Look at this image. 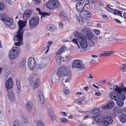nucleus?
I'll return each mask as SVG.
<instances>
[{"instance_id":"1","label":"nucleus","mask_w":126,"mask_h":126,"mask_svg":"<svg viewBox=\"0 0 126 126\" xmlns=\"http://www.w3.org/2000/svg\"><path fill=\"white\" fill-rule=\"evenodd\" d=\"M81 35L77 39H74L72 41L77 44L79 47V46L78 44V42L79 43L80 46L82 48H86L88 46L87 41L83 34H81Z\"/></svg>"},{"instance_id":"2","label":"nucleus","mask_w":126,"mask_h":126,"mask_svg":"<svg viewBox=\"0 0 126 126\" xmlns=\"http://www.w3.org/2000/svg\"><path fill=\"white\" fill-rule=\"evenodd\" d=\"M23 32L18 31L17 34L14 37L15 45L16 46H20L23 44Z\"/></svg>"},{"instance_id":"3","label":"nucleus","mask_w":126,"mask_h":126,"mask_svg":"<svg viewBox=\"0 0 126 126\" xmlns=\"http://www.w3.org/2000/svg\"><path fill=\"white\" fill-rule=\"evenodd\" d=\"M20 49L19 47H17L12 48L9 51V57L11 59H15L20 54Z\"/></svg>"},{"instance_id":"4","label":"nucleus","mask_w":126,"mask_h":126,"mask_svg":"<svg viewBox=\"0 0 126 126\" xmlns=\"http://www.w3.org/2000/svg\"><path fill=\"white\" fill-rule=\"evenodd\" d=\"M0 19L3 21L6 25L8 26H11L13 23V20L7 16L5 14L1 15Z\"/></svg>"},{"instance_id":"5","label":"nucleus","mask_w":126,"mask_h":126,"mask_svg":"<svg viewBox=\"0 0 126 126\" xmlns=\"http://www.w3.org/2000/svg\"><path fill=\"white\" fill-rule=\"evenodd\" d=\"M72 67L73 68H78L82 70L85 68L84 65L81 60L76 59L73 61L72 64Z\"/></svg>"},{"instance_id":"6","label":"nucleus","mask_w":126,"mask_h":126,"mask_svg":"<svg viewBox=\"0 0 126 126\" xmlns=\"http://www.w3.org/2000/svg\"><path fill=\"white\" fill-rule=\"evenodd\" d=\"M39 20L37 17L34 16L31 18L29 21V25L31 28H35L38 24Z\"/></svg>"},{"instance_id":"7","label":"nucleus","mask_w":126,"mask_h":126,"mask_svg":"<svg viewBox=\"0 0 126 126\" xmlns=\"http://www.w3.org/2000/svg\"><path fill=\"white\" fill-rule=\"evenodd\" d=\"M68 73L66 68L64 67H60L58 69L57 75L58 78L60 79L62 77L65 76Z\"/></svg>"},{"instance_id":"8","label":"nucleus","mask_w":126,"mask_h":126,"mask_svg":"<svg viewBox=\"0 0 126 126\" xmlns=\"http://www.w3.org/2000/svg\"><path fill=\"white\" fill-rule=\"evenodd\" d=\"M118 93L117 91H115L111 92L110 94V98L114 100H117L119 99H122L123 100H125L126 98L125 95L124 94L122 95L123 97L122 98L120 95V97H119L118 95Z\"/></svg>"},{"instance_id":"9","label":"nucleus","mask_w":126,"mask_h":126,"mask_svg":"<svg viewBox=\"0 0 126 126\" xmlns=\"http://www.w3.org/2000/svg\"><path fill=\"white\" fill-rule=\"evenodd\" d=\"M113 121V118L109 115L104 116L103 118V124L104 126H108L111 124Z\"/></svg>"},{"instance_id":"10","label":"nucleus","mask_w":126,"mask_h":126,"mask_svg":"<svg viewBox=\"0 0 126 126\" xmlns=\"http://www.w3.org/2000/svg\"><path fill=\"white\" fill-rule=\"evenodd\" d=\"M35 64V60L33 58H31L29 59L28 60V65L30 70L32 71L35 70L36 69Z\"/></svg>"},{"instance_id":"11","label":"nucleus","mask_w":126,"mask_h":126,"mask_svg":"<svg viewBox=\"0 0 126 126\" xmlns=\"http://www.w3.org/2000/svg\"><path fill=\"white\" fill-rule=\"evenodd\" d=\"M43 57L42 56L41 57L44 60L39 64V67L40 68H43L45 67L47 65V62L50 60L49 58L47 57H45V59H44Z\"/></svg>"},{"instance_id":"12","label":"nucleus","mask_w":126,"mask_h":126,"mask_svg":"<svg viewBox=\"0 0 126 126\" xmlns=\"http://www.w3.org/2000/svg\"><path fill=\"white\" fill-rule=\"evenodd\" d=\"M80 16L82 18L87 19L89 18L91 16V13L85 10L81 13H80Z\"/></svg>"},{"instance_id":"13","label":"nucleus","mask_w":126,"mask_h":126,"mask_svg":"<svg viewBox=\"0 0 126 126\" xmlns=\"http://www.w3.org/2000/svg\"><path fill=\"white\" fill-rule=\"evenodd\" d=\"M38 98L39 102L41 104H44L45 102V99L42 91H40L38 92Z\"/></svg>"},{"instance_id":"14","label":"nucleus","mask_w":126,"mask_h":126,"mask_svg":"<svg viewBox=\"0 0 126 126\" xmlns=\"http://www.w3.org/2000/svg\"><path fill=\"white\" fill-rule=\"evenodd\" d=\"M27 21V20L24 21L20 20L18 21V23L19 26L18 31H19L20 32H23L22 29L23 27L26 26Z\"/></svg>"},{"instance_id":"15","label":"nucleus","mask_w":126,"mask_h":126,"mask_svg":"<svg viewBox=\"0 0 126 126\" xmlns=\"http://www.w3.org/2000/svg\"><path fill=\"white\" fill-rule=\"evenodd\" d=\"M104 115H98L95 116H92L94 120L96 122L98 123H100L102 122L103 123V118H104Z\"/></svg>"},{"instance_id":"16","label":"nucleus","mask_w":126,"mask_h":126,"mask_svg":"<svg viewBox=\"0 0 126 126\" xmlns=\"http://www.w3.org/2000/svg\"><path fill=\"white\" fill-rule=\"evenodd\" d=\"M13 86L12 80L11 78H10L6 81L5 86L7 90L11 89L13 87Z\"/></svg>"},{"instance_id":"17","label":"nucleus","mask_w":126,"mask_h":126,"mask_svg":"<svg viewBox=\"0 0 126 126\" xmlns=\"http://www.w3.org/2000/svg\"><path fill=\"white\" fill-rule=\"evenodd\" d=\"M32 12L29 10H27L25 11L23 14V17L25 20L27 19L32 15Z\"/></svg>"},{"instance_id":"18","label":"nucleus","mask_w":126,"mask_h":126,"mask_svg":"<svg viewBox=\"0 0 126 126\" xmlns=\"http://www.w3.org/2000/svg\"><path fill=\"white\" fill-rule=\"evenodd\" d=\"M54 0H49L48 1L46 4V7L49 9H54Z\"/></svg>"},{"instance_id":"19","label":"nucleus","mask_w":126,"mask_h":126,"mask_svg":"<svg viewBox=\"0 0 126 126\" xmlns=\"http://www.w3.org/2000/svg\"><path fill=\"white\" fill-rule=\"evenodd\" d=\"M83 6L78 2L76 5V9L79 12H80V13H81L83 11H84L85 10L84 9V6Z\"/></svg>"},{"instance_id":"20","label":"nucleus","mask_w":126,"mask_h":126,"mask_svg":"<svg viewBox=\"0 0 126 126\" xmlns=\"http://www.w3.org/2000/svg\"><path fill=\"white\" fill-rule=\"evenodd\" d=\"M114 53V52L113 51H106L100 54L99 57H105L108 56Z\"/></svg>"},{"instance_id":"21","label":"nucleus","mask_w":126,"mask_h":126,"mask_svg":"<svg viewBox=\"0 0 126 126\" xmlns=\"http://www.w3.org/2000/svg\"><path fill=\"white\" fill-rule=\"evenodd\" d=\"M7 95L8 99L10 101H12L14 98V94L13 93L12 90H10L8 92Z\"/></svg>"},{"instance_id":"22","label":"nucleus","mask_w":126,"mask_h":126,"mask_svg":"<svg viewBox=\"0 0 126 126\" xmlns=\"http://www.w3.org/2000/svg\"><path fill=\"white\" fill-rule=\"evenodd\" d=\"M117 85H114L111 84L110 86V88L111 89H113L115 91H117L118 93H120L121 92L120 90V87H117Z\"/></svg>"},{"instance_id":"23","label":"nucleus","mask_w":126,"mask_h":126,"mask_svg":"<svg viewBox=\"0 0 126 126\" xmlns=\"http://www.w3.org/2000/svg\"><path fill=\"white\" fill-rule=\"evenodd\" d=\"M63 59V57L60 55H56L55 59L57 63L58 64H60Z\"/></svg>"},{"instance_id":"24","label":"nucleus","mask_w":126,"mask_h":126,"mask_svg":"<svg viewBox=\"0 0 126 126\" xmlns=\"http://www.w3.org/2000/svg\"><path fill=\"white\" fill-rule=\"evenodd\" d=\"M32 106L33 103L32 102L30 101L28 102L26 105V107L27 110L29 112H31Z\"/></svg>"},{"instance_id":"25","label":"nucleus","mask_w":126,"mask_h":126,"mask_svg":"<svg viewBox=\"0 0 126 126\" xmlns=\"http://www.w3.org/2000/svg\"><path fill=\"white\" fill-rule=\"evenodd\" d=\"M113 116L115 117L118 113L120 112V110L118 107H116L113 108Z\"/></svg>"},{"instance_id":"26","label":"nucleus","mask_w":126,"mask_h":126,"mask_svg":"<svg viewBox=\"0 0 126 126\" xmlns=\"http://www.w3.org/2000/svg\"><path fill=\"white\" fill-rule=\"evenodd\" d=\"M36 9L38 11L40 15H41V18H42V17H45L46 16H49L50 15V14L49 13L41 11L40 8H37Z\"/></svg>"},{"instance_id":"27","label":"nucleus","mask_w":126,"mask_h":126,"mask_svg":"<svg viewBox=\"0 0 126 126\" xmlns=\"http://www.w3.org/2000/svg\"><path fill=\"white\" fill-rule=\"evenodd\" d=\"M47 28L48 31L51 32H53L55 30V26L51 24L47 25Z\"/></svg>"},{"instance_id":"28","label":"nucleus","mask_w":126,"mask_h":126,"mask_svg":"<svg viewBox=\"0 0 126 126\" xmlns=\"http://www.w3.org/2000/svg\"><path fill=\"white\" fill-rule=\"evenodd\" d=\"M119 118L120 122L124 123L126 122V116L123 115L119 116Z\"/></svg>"},{"instance_id":"29","label":"nucleus","mask_w":126,"mask_h":126,"mask_svg":"<svg viewBox=\"0 0 126 126\" xmlns=\"http://www.w3.org/2000/svg\"><path fill=\"white\" fill-rule=\"evenodd\" d=\"M86 35L87 38L89 40H91L94 37L91 31L87 34Z\"/></svg>"},{"instance_id":"30","label":"nucleus","mask_w":126,"mask_h":126,"mask_svg":"<svg viewBox=\"0 0 126 126\" xmlns=\"http://www.w3.org/2000/svg\"><path fill=\"white\" fill-rule=\"evenodd\" d=\"M26 63V61L24 59H23L20 63L19 67L20 68H24L25 66V64Z\"/></svg>"},{"instance_id":"31","label":"nucleus","mask_w":126,"mask_h":126,"mask_svg":"<svg viewBox=\"0 0 126 126\" xmlns=\"http://www.w3.org/2000/svg\"><path fill=\"white\" fill-rule=\"evenodd\" d=\"M120 90L121 91V92L119 93V95H121L122 91L124 92L126 94V87H125L123 85V83H122L121 84Z\"/></svg>"},{"instance_id":"32","label":"nucleus","mask_w":126,"mask_h":126,"mask_svg":"<svg viewBox=\"0 0 126 126\" xmlns=\"http://www.w3.org/2000/svg\"><path fill=\"white\" fill-rule=\"evenodd\" d=\"M114 105V102L112 101H110L108 102V104L106 107H107V109H110L112 108Z\"/></svg>"},{"instance_id":"33","label":"nucleus","mask_w":126,"mask_h":126,"mask_svg":"<svg viewBox=\"0 0 126 126\" xmlns=\"http://www.w3.org/2000/svg\"><path fill=\"white\" fill-rule=\"evenodd\" d=\"M113 12L114 15H118L121 17H122V12L121 11L117 9H114Z\"/></svg>"},{"instance_id":"34","label":"nucleus","mask_w":126,"mask_h":126,"mask_svg":"<svg viewBox=\"0 0 126 126\" xmlns=\"http://www.w3.org/2000/svg\"><path fill=\"white\" fill-rule=\"evenodd\" d=\"M54 9L58 8L60 5L59 2L57 0H54Z\"/></svg>"},{"instance_id":"35","label":"nucleus","mask_w":126,"mask_h":126,"mask_svg":"<svg viewBox=\"0 0 126 126\" xmlns=\"http://www.w3.org/2000/svg\"><path fill=\"white\" fill-rule=\"evenodd\" d=\"M90 30L89 27H85L82 29V31L83 33L87 34L90 31Z\"/></svg>"},{"instance_id":"36","label":"nucleus","mask_w":126,"mask_h":126,"mask_svg":"<svg viewBox=\"0 0 126 126\" xmlns=\"http://www.w3.org/2000/svg\"><path fill=\"white\" fill-rule=\"evenodd\" d=\"M40 81L39 79H37L36 80L33 86V88L35 89L38 85L39 83H40Z\"/></svg>"},{"instance_id":"37","label":"nucleus","mask_w":126,"mask_h":126,"mask_svg":"<svg viewBox=\"0 0 126 126\" xmlns=\"http://www.w3.org/2000/svg\"><path fill=\"white\" fill-rule=\"evenodd\" d=\"M120 69L122 72L125 71L126 70V64H123L121 65Z\"/></svg>"},{"instance_id":"38","label":"nucleus","mask_w":126,"mask_h":126,"mask_svg":"<svg viewBox=\"0 0 126 126\" xmlns=\"http://www.w3.org/2000/svg\"><path fill=\"white\" fill-rule=\"evenodd\" d=\"M49 116L50 118V120L52 122H53L56 120V117L54 114Z\"/></svg>"},{"instance_id":"39","label":"nucleus","mask_w":126,"mask_h":126,"mask_svg":"<svg viewBox=\"0 0 126 126\" xmlns=\"http://www.w3.org/2000/svg\"><path fill=\"white\" fill-rule=\"evenodd\" d=\"M100 111L99 109L98 108H96L92 110L91 111V113L93 114H96L99 113Z\"/></svg>"},{"instance_id":"40","label":"nucleus","mask_w":126,"mask_h":126,"mask_svg":"<svg viewBox=\"0 0 126 126\" xmlns=\"http://www.w3.org/2000/svg\"><path fill=\"white\" fill-rule=\"evenodd\" d=\"M116 104L118 106L122 107L124 105V102L122 100H119L117 101Z\"/></svg>"},{"instance_id":"41","label":"nucleus","mask_w":126,"mask_h":126,"mask_svg":"<svg viewBox=\"0 0 126 126\" xmlns=\"http://www.w3.org/2000/svg\"><path fill=\"white\" fill-rule=\"evenodd\" d=\"M105 8L108 11L112 13L114 11V9L110 8L108 5H107Z\"/></svg>"},{"instance_id":"42","label":"nucleus","mask_w":126,"mask_h":126,"mask_svg":"<svg viewBox=\"0 0 126 126\" xmlns=\"http://www.w3.org/2000/svg\"><path fill=\"white\" fill-rule=\"evenodd\" d=\"M16 84L18 90L19 91H20V86L19 80V79H17L16 80Z\"/></svg>"},{"instance_id":"43","label":"nucleus","mask_w":126,"mask_h":126,"mask_svg":"<svg viewBox=\"0 0 126 126\" xmlns=\"http://www.w3.org/2000/svg\"><path fill=\"white\" fill-rule=\"evenodd\" d=\"M84 100V98L82 97L77 99V103L78 104H80Z\"/></svg>"},{"instance_id":"44","label":"nucleus","mask_w":126,"mask_h":126,"mask_svg":"<svg viewBox=\"0 0 126 126\" xmlns=\"http://www.w3.org/2000/svg\"><path fill=\"white\" fill-rule=\"evenodd\" d=\"M88 44L90 47H93L94 46L95 43L94 41L91 40L89 41Z\"/></svg>"},{"instance_id":"45","label":"nucleus","mask_w":126,"mask_h":126,"mask_svg":"<svg viewBox=\"0 0 126 126\" xmlns=\"http://www.w3.org/2000/svg\"><path fill=\"white\" fill-rule=\"evenodd\" d=\"M74 33L75 36L76 37H78V38L79 37L81 36V34H82L79 33L77 31L74 32Z\"/></svg>"},{"instance_id":"46","label":"nucleus","mask_w":126,"mask_h":126,"mask_svg":"<svg viewBox=\"0 0 126 126\" xmlns=\"http://www.w3.org/2000/svg\"><path fill=\"white\" fill-rule=\"evenodd\" d=\"M5 8V6L4 3H0V10H3Z\"/></svg>"},{"instance_id":"47","label":"nucleus","mask_w":126,"mask_h":126,"mask_svg":"<svg viewBox=\"0 0 126 126\" xmlns=\"http://www.w3.org/2000/svg\"><path fill=\"white\" fill-rule=\"evenodd\" d=\"M36 126H45L44 123L40 121H37Z\"/></svg>"},{"instance_id":"48","label":"nucleus","mask_w":126,"mask_h":126,"mask_svg":"<svg viewBox=\"0 0 126 126\" xmlns=\"http://www.w3.org/2000/svg\"><path fill=\"white\" fill-rule=\"evenodd\" d=\"M105 40L104 36H99V40L100 42H104Z\"/></svg>"},{"instance_id":"49","label":"nucleus","mask_w":126,"mask_h":126,"mask_svg":"<svg viewBox=\"0 0 126 126\" xmlns=\"http://www.w3.org/2000/svg\"><path fill=\"white\" fill-rule=\"evenodd\" d=\"M121 113L122 115H126V108H123L121 110Z\"/></svg>"},{"instance_id":"50","label":"nucleus","mask_w":126,"mask_h":126,"mask_svg":"<svg viewBox=\"0 0 126 126\" xmlns=\"http://www.w3.org/2000/svg\"><path fill=\"white\" fill-rule=\"evenodd\" d=\"M78 3H79L82 5H83V6H84V7L86 5L85 3V0H81V1H79Z\"/></svg>"},{"instance_id":"51","label":"nucleus","mask_w":126,"mask_h":126,"mask_svg":"<svg viewBox=\"0 0 126 126\" xmlns=\"http://www.w3.org/2000/svg\"><path fill=\"white\" fill-rule=\"evenodd\" d=\"M71 74L70 73H69L67 75V78L65 80V82H68L69 81V80L71 78Z\"/></svg>"},{"instance_id":"52","label":"nucleus","mask_w":126,"mask_h":126,"mask_svg":"<svg viewBox=\"0 0 126 126\" xmlns=\"http://www.w3.org/2000/svg\"><path fill=\"white\" fill-rule=\"evenodd\" d=\"M33 1H34L35 4L36 5H39L40 3V0H33Z\"/></svg>"},{"instance_id":"53","label":"nucleus","mask_w":126,"mask_h":126,"mask_svg":"<svg viewBox=\"0 0 126 126\" xmlns=\"http://www.w3.org/2000/svg\"><path fill=\"white\" fill-rule=\"evenodd\" d=\"M60 120L61 122L64 123H65L68 121L66 119L63 118H61Z\"/></svg>"},{"instance_id":"54","label":"nucleus","mask_w":126,"mask_h":126,"mask_svg":"<svg viewBox=\"0 0 126 126\" xmlns=\"http://www.w3.org/2000/svg\"><path fill=\"white\" fill-rule=\"evenodd\" d=\"M94 32L97 35H98L100 33V31L97 29H94L93 30Z\"/></svg>"},{"instance_id":"55","label":"nucleus","mask_w":126,"mask_h":126,"mask_svg":"<svg viewBox=\"0 0 126 126\" xmlns=\"http://www.w3.org/2000/svg\"><path fill=\"white\" fill-rule=\"evenodd\" d=\"M60 16L63 17L65 15V12L63 11H60Z\"/></svg>"},{"instance_id":"56","label":"nucleus","mask_w":126,"mask_h":126,"mask_svg":"<svg viewBox=\"0 0 126 126\" xmlns=\"http://www.w3.org/2000/svg\"><path fill=\"white\" fill-rule=\"evenodd\" d=\"M79 24L81 25H83L84 23V21L82 19L81 20H79Z\"/></svg>"},{"instance_id":"57","label":"nucleus","mask_w":126,"mask_h":126,"mask_svg":"<svg viewBox=\"0 0 126 126\" xmlns=\"http://www.w3.org/2000/svg\"><path fill=\"white\" fill-rule=\"evenodd\" d=\"M60 49L63 52L66 50V48L64 47H62L60 48Z\"/></svg>"},{"instance_id":"58","label":"nucleus","mask_w":126,"mask_h":126,"mask_svg":"<svg viewBox=\"0 0 126 126\" xmlns=\"http://www.w3.org/2000/svg\"><path fill=\"white\" fill-rule=\"evenodd\" d=\"M49 116L53 114L52 111L50 109L49 110Z\"/></svg>"},{"instance_id":"59","label":"nucleus","mask_w":126,"mask_h":126,"mask_svg":"<svg viewBox=\"0 0 126 126\" xmlns=\"http://www.w3.org/2000/svg\"><path fill=\"white\" fill-rule=\"evenodd\" d=\"M13 124L14 126H18V123L16 121H14L13 122Z\"/></svg>"},{"instance_id":"60","label":"nucleus","mask_w":126,"mask_h":126,"mask_svg":"<svg viewBox=\"0 0 126 126\" xmlns=\"http://www.w3.org/2000/svg\"><path fill=\"white\" fill-rule=\"evenodd\" d=\"M60 113L61 114H63L62 115L63 116H67V114H66V113L65 112H62V111H60Z\"/></svg>"},{"instance_id":"61","label":"nucleus","mask_w":126,"mask_h":126,"mask_svg":"<svg viewBox=\"0 0 126 126\" xmlns=\"http://www.w3.org/2000/svg\"><path fill=\"white\" fill-rule=\"evenodd\" d=\"M62 51L60 49L58 50L56 53L57 55H60V54H61L62 53Z\"/></svg>"},{"instance_id":"62","label":"nucleus","mask_w":126,"mask_h":126,"mask_svg":"<svg viewBox=\"0 0 126 126\" xmlns=\"http://www.w3.org/2000/svg\"><path fill=\"white\" fill-rule=\"evenodd\" d=\"M94 38L93 40L95 41H97L98 39V37L97 36H94Z\"/></svg>"},{"instance_id":"63","label":"nucleus","mask_w":126,"mask_h":126,"mask_svg":"<svg viewBox=\"0 0 126 126\" xmlns=\"http://www.w3.org/2000/svg\"><path fill=\"white\" fill-rule=\"evenodd\" d=\"M63 19L64 20H68V17L67 16H64L63 17Z\"/></svg>"},{"instance_id":"64","label":"nucleus","mask_w":126,"mask_h":126,"mask_svg":"<svg viewBox=\"0 0 126 126\" xmlns=\"http://www.w3.org/2000/svg\"><path fill=\"white\" fill-rule=\"evenodd\" d=\"M114 20L118 23L120 24L121 23V22L118 19H114Z\"/></svg>"}]
</instances>
